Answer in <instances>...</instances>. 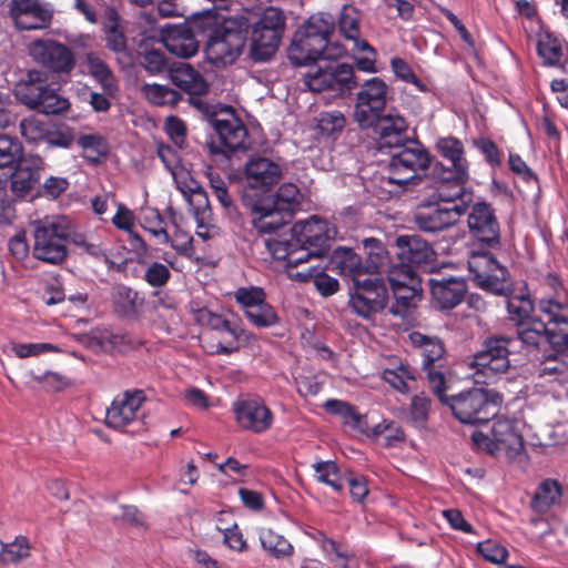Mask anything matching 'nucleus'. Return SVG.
Wrapping results in <instances>:
<instances>
[{"label": "nucleus", "instance_id": "nucleus-1", "mask_svg": "<svg viewBox=\"0 0 568 568\" xmlns=\"http://www.w3.org/2000/svg\"><path fill=\"white\" fill-rule=\"evenodd\" d=\"M552 296L539 300L541 318H532L517 326L518 338L527 346L549 343L555 349L568 348V293L555 276L548 277Z\"/></svg>", "mask_w": 568, "mask_h": 568}, {"label": "nucleus", "instance_id": "nucleus-2", "mask_svg": "<svg viewBox=\"0 0 568 568\" xmlns=\"http://www.w3.org/2000/svg\"><path fill=\"white\" fill-rule=\"evenodd\" d=\"M334 30V19L331 14L317 13L308 18L294 33L287 50V57L294 65H308L317 60H331L342 55L338 47L329 52V36Z\"/></svg>", "mask_w": 568, "mask_h": 568}, {"label": "nucleus", "instance_id": "nucleus-3", "mask_svg": "<svg viewBox=\"0 0 568 568\" xmlns=\"http://www.w3.org/2000/svg\"><path fill=\"white\" fill-rule=\"evenodd\" d=\"M446 186L437 187V199L440 203L419 210L415 215V222L424 232H439L458 222L473 201L471 193L465 187L446 192Z\"/></svg>", "mask_w": 568, "mask_h": 568}, {"label": "nucleus", "instance_id": "nucleus-4", "mask_svg": "<svg viewBox=\"0 0 568 568\" xmlns=\"http://www.w3.org/2000/svg\"><path fill=\"white\" fill-rule=\"evenodd\" d=\"M246 38L245 21L224 19L209 37L205 47L207 60L216 67L232 64L241 55Z\"/></svg>", "mask_w": 568, "mask_h": 568}, {"label": "nucleus", "instance_id": "nucleus-5", "mask_svg": "<svg viewBox=\"0 0 568 568\" xmlns=\"http://www.w3.org/2000/svg\"><path fill=\"white\" fill-rule=\"evenodd\" d=\"M510 338L495 335L486 338L481 348L474 354L468 366L474 369L476 384H493L499 381L509 369Z\"/></svg>", "mask_w": 568, "mask_h": 568}, {"label": "nucleus", "instance_id": "nucleus-6", "mask_svg": "<svg viewBox=\"0 0 568 568\" xmlns=\"http://www.w3.org/2000/svg\"><path fill=\"white\" fill-rule=\"evenodd\" d=\"M501 397L494 390L474 387L449 396L447 405L463 424L487 423L498 413Z\"/></svg>", "mask_w": 568, "mask_h": 568}, {"label": "nucleus", "instance_id": "nucleus-7", "mask_svg": "<svg viewBox=\"0 0 568 568\" xmlns=\"http://www.w3.org/2000/svg\"><path fill=\"white\" fill-rule=\"evenodd\" d=\"M286 26L280 8L267 7L252 26L250 55L255 62L270 60L277 51Z\"/></svg>", "mask_w": 568, "mask_h": 568}, {"label": "nucleus", "instance_id": "nucleus-8", "mask_svg": "<svg viewBox=\"0 0 568 568\" xmlns=\"http://www.w3.org/2000/svg\"><path fill=\"white\" fill-rule=\"evenodd\" d=\"M33 256L49 264H59L67 257L68 227L62 216H48L32 223Z\"/></svg>", "mask_w": 568, "mask_h": 568}, {"label": "nucleus", "instance_id": "nucleus-9", "mask_svg": "<svg viewBox=\"0 0 568 568\" xmlns=\"http://www.w3.org/2000/svg\"><path fill=\"white\" fill-rule=\"evenodd\" d=\"M437 153L446 160L449 165L435 163L433 176L440 185L452 183V189L464 187L469 180V162L465 155L464 143L455 136H443L435 144Z\"/></svg>", "mask_w": 568, "mask_h": 568}, {"label": "nucleus", "instance_id": "nucleus-10", "mask_svg": "<svg viewBox=\"0 0 568 568\" xmlns=\"http://www.w3.org/2000/svg\"><path fill=\"white\" fill-rule=\"evenodd\" d=\"M520 427L519 420L500 418L495 420L490 437L481 432H474L471 439L479 449L494 455L503 453L508 458H516L524 453Z\"/></svg>", "mask_w": 568, "mask_h": 568}, {"label": "nucleus", "instance_id": "nucleus-11", "mask_svg": "<svg viewBox=\"0 0 568 568\" xmlns=\"http://www.w3.org/2000/svg\"><path fill=\"white\" fill-rule=\"evenodd\" d=\"M432 163L428 151L417 142L405 145L395 151L388 162L387 182L404 186L420 179Z\"/></svg>", "mask_w": 568, "mask_h": 568}, {"label": "nucleus", "instance_id": "nucleus-12", "mask_svg": "<svg viewBox=\"0 0 568 568\" xmlns=\"http://www.w3.org/2000/svg\"><path fill=\"white\" fill-rule=\"evenodd\" d=\"M303 75L304 85L313 92L329 90L336 94L351 91L355 84L354 70L351 64L322 60L321 64L311 65Z\"/></svg>", "mask_w": 568, "mask_h": 568}, {"label": "nucleus", "instance_id": "nucleus-13", "mask_svg": "<svg viewBox=\"0 0 568 568\" xmlns=\"http://www.w3.org/2000/svg\"><path fill=\"white\" fill-rule=\"evenodd\" d=\"M210 123L217 135V141L210 144L211 153L229 155L248 148V131L231 106L222 109Z\"/></svg>", "mask_w": 568, "mask_h": 568}, {"label": "nucleus", "instance_id": "nucleus-14", "mask_svg": "<svg viewBox=\"0 0 568 568\" xmlns=\"http://www.w3.org/2000/svg\"><path fill=\"white\" fill-rule=\"evenodd\" d=\"M468 270L473 281L480 288L496 295H507L510 291L509 273L491 253L471 251L468 257Z\"/></svg>", "mask_w": 568, "mask_h": 568}, {"label": "nucleus", "instance_id": "nucleus-15", "mask_svg": "<svg viewBox=\"0 0 568 568\" xmlns=\"http://www.w3.org/2000/svg\"><path fill=\"white\" fill-rule=\"evenodd\" d=\"M388 298L387 288L379 276H367L356 280L349 292L348 306L364 320H371L384 310Z\"/></svg>", "mask_w": 568, "mask_h": 568}, {"label": "nucleus", "instance_id": "nucleus-16", "mask_svg": "<svg viewBox=\"0 0 568 568\" xmlns=\"http://www.w3.org/2000/svg\"><path fill=\"white\" fill-rule=\"evenodd\" d=\"M387 93V84L377 77L361 85L354 108V119L361 128H372L385 109Z\"/></svg>", "mask_w": 568, "mask_h": 568}, {"label": "nucleus", "instance_id": "nucleus-17", "mask_svg": "<svg viewBox=\"0 0 568 568\" xmlns=\"http://www.w3.org/2000/svg\"><path fill=\"white\" fill-rule=\"evenodd\" d=\"M144 400L145 396L142 390H126L118 395L106 409V425L118 430H124L130 425L142 426Z\"/></svg>", "mask_w": 568, "mask_h": 568}, {"label": "nucleus", "instance_id": "nucleus-18", "mask_svg": "<svg viewBox=\"0 0 568 568\" xmlns=\"http://www.w3.org/2000/svg\"><path fill=\"white\" fill-rule=\"evenodd\" d=\"M233 412L237 425L254 434L267 432L274 423L272 410L261 398L237 400L233 404Z\"/></svg>", "mask_w": 568, "mask_h": 568}, {"label": "nucleus", "instance_id": "nucleus-19", "mask_svg": "<svg viewBox=\"0 0 568 568\" xmlns=\"http://www.w3.org/2000/svg\"><path fill=\"white\" fill-rule=\"evenodd\" d=\"M291 230L297 243L314 247L316 254H327L329 241L336 235L335 227L317 216L297 221Z\"/></svg>", "mask_w": 568, "mask_h": 568}, {"label": "nucleus", "instance_id": "nucleus-20", "mask_svg": "<svg viewBox=\"0 0 568 568\" xmlns=\"http://www.w3.org/2000/svg\"><path fill=\"white\" fill-rule=\"evenodd\" d=\"M29 53L36 62L57 73H69L75 63L71 50L53 40L33 41Z\"/></svg>", "mask_w": 568, "mask_h": 568}, {"label": "nucleus", "instance_id": "nucleus-21", "mask_svg": "<svg viewBox=\"0 0 568 568\" xmlns=\"http://www.w3.org/2000/svg\"><path fill=\"white\" fill-rule=\"evenodd\" d=\"M18 99L30 109L44 114H57L69 108L67 99L60 97L53 89L39 83H26L17 89Z\"/></svg>", "mask_w": 568, "mask_h": 568}, {"label": "nucleus", "instance_id": "nucleus-22", "mask_svg": "<svg viewBox=\"0 0 568 568\" xmlns=\"http://www.w3.org/2000/svg\"><path fill=\"white\" fill-rule=\"evenodd\" d=\"M10 14L21 30L44 29L52 18V12L39 0H11Z\"/></svg>", "mask_w": 568, "mask_h": 568}, {"label": "nucleus", "instance_id": "nucleus-23", "mask_svg": "<svg viewBox=\"0 0 568 568\" xmlns=\"http://www.w3.org/2000/svg\"><path fill=\"white\" fill-rule=\"evenodd\" d=\"M282 176V166L267 158H251L245 164L244 179L251 189L266 192L277 184Z\"/></svg>", "mask_w": 568, "mask_h": 568}, {"label": "nucleus", "instance_id": "nucleus-24", "mask_svg": "<svg viewBox=\"0 0 568 568\" xmlns=\"http://www.w3.org/2000/svg\"><path fill=\"white\" fill-rule=\"evenodd\" d=\"M467 222L470 233L478 241L490 246L499 244V224L489 204L485 202L474 204Z\"/></svg>", "mask_w": 568, "mask_h": 568}, {"label": "nucleus", "instance_id": "nucleus-25", "mask_svg": "<svg viewBox=\"0 0 568 568\" xmlns=\"http://www.w3.org/2000/svg\"><path fill=\"white\" fill-rule=\"evenodd\" d=\"M196 318L202 325H206L214 331L225 333L232 338L229 346L222 344L217 345V354L229 355L237 349V346L233 345V342L250 341L253 338L252 333L244 329L240 324L232 323L222 315L212 313L206 308L200 310Z\"/></svg>", "mask_w": 568, "mask_h": 568}, {"label": "nucleus", "instance_id": "nucleus-26", "mask_svg": "<svg viewBox=\"0 0 568 568\" xmlns=\"http://www.w3.org/2000/svg\"><path fill=\"white\" fill-rule=\"evenodd\" d=\"M432 296L440 310H452L462 303L467 291L466 283L459 277L429 280Z\"/></svg>", "mask_w": 568, "mask_h": 568}, {"label": "nucleus", "instance_id": "nucleus-27", "mask_svg": "<svg viewBox=\"0 0 568 568\" xmlns=\"http://www.w3.org/2000/svg\"><path fill=\"white\" fill-rule=\"evenodd\" d=\"M536 387H546V393L555 392V386L568 385V356H548L536 369Z\"/></svg>", "mask_w": 568, "mask_h": 568}, {"label": "nucleus", "instance_id": "nucleus-28", "mask_svg": "<svg viewBox=\"0 0 568 568\" xmlns=\"http://www.w3.org/2000/svg\"><path fill=\"white\" fill-rule=\"evenodd\" d=\"M162 38L166 50L176 57L191 58L199 50V42L187 24L169 27Z\"/></svg>", "mask_w": 568, "mask_h": 568}, {"label": "nucleus", "instance_id": "nucleus-29", "mask_svg": "<svg viewBox=\"0 0 568 568\" xmlns=\"http://www.w3.org/2000/svg\"><path fill=\"white\" fill-rule=\"evenodd\" d=\"M397 256L408 265H419L433 260L434 250L419 235H400L396 240Z\"/></svg>", "mask_w": 568, "mask_h": 568}, {"label": "nucleus", "instance_id": "nucleus-30", "mask_svg": "<svg viewBox=\"0 0 568 568\" xmlns=\"http://www.w3.org/2000/svg\"><path fill=\"white\" fill-rule=\"evenodd\" d=\"M42 160L39 156L20 159L14 172L11 174V189L22 195L29 192L40 179Z\"/></svg>", "mask_w": 568, "mask_h": 568}, {"label": "nucleus", "instance_id": "nucleus-31", "mask_svg": "<svg viewBox=\"0 0 568 568\" xmlns=\"http://www.w3.org/2000/svg\"><path fill=\"white\" fill-rule=\"evenodd\" d=\"M331 263L334 271L351 278L353 284L356 283V280L362 281L368 276L367 267L362 262L361 256L351 248H336L333 252Z\"/></svg>", "mask_w": 568, "mask_h": 568}, {"label": "nucleus", "instance_id": "nucleus-32", "mask_svg": "<svg viewBox=\"0 0 568 568\" xmlns=\"http://www.w3.org/2000/svg\"><path fill=\"white\" fill-rule=\"evenodd\" d=\"M252 223L258 233L272 234L283 227L292 217L276 210L268 201L261 202L253 207Z\"/></svg>", "mask_w": 568, "mask_h": 568}, {"label": "nucleus", "instance_id": "nucleus-33", "mask_svg": "<svg viewBox=\"0 0 568 568\" xmlns=\"http://www.w3.org/2000/svg\"><path fill=\"white\" fill-rule=\"evenodd\" d=\"M170 79L173 84L190 94H203L207 90L201 73L185 62L175 63L170 69Z\"/></svg>", "mask_w": 568, "mask_h": 568}, {"label": "nucleus", "instance_id": "nucleus-34", "mask_svg": "<svg viewBox=\"0 0 568 568\" xmlns=\"http://www.w3.org/2000/svg\"><path fill=\"white\" fill-rule=\"evenodd\" d=\"M372 126L385 144H390L393 141H398L405 134L407 122L397 112H389L385 115H378V119Z\"/></svg>", "mask_w": 568, "mask_h": 568}, {"label": "nucleus", "instance_id": "nucleus-35", "mask_svg": "<svg viewBox=\"0 0 568 568\" xmlns=\"http://www.w3.org/2000/svg\"><path fill=\"white\" fill-rule=\"evenodd\" d=\"M408 338L420 352L423 368L434 366V364L439 361L445 353L442 341L435 336L424 335L419 332H412L408 335Z\"/></svg>", "mask_w": 568, "mask_h": 568}, {"label": "nucleus", "instance_id": "nucleus-36", "mask_svg": "<svg viewBox=\"0 0 568 568\" xmlns=\"http://www.w3.org/2000/svg\"><path fill=\"white\" fill-rule=\"evenodd\" d=\"M303 195L295 184L283 183L268 202L276 206L280 212H284V215L292 217L300 210Z\"/></svg>", "mask_w": 568, "mask_h": 568}, {"label": "nucleus", "instance_id": "nucleus-37", "mask_svg": "<svg viewBox=\"0 0 568 568\" xmlns=\"http://www.w3.org/2000/svg\"><path fill=\"white\" fill-rule=\"evenodd\" d=\"M323 407L332 415L342 418L343 423L353 429L364 430L366 426L365 416L347 402L341 399H327Z\"/></svg>", "mask_w": 568, "mask_h": 568}, {"label": "nucleus", "instance_id": "nucleus-38", "mask_svg": "<svg viewBox=\"0 0 568 568\" xmlns=\"http://www.w3.org/2000/svg\"><path fill=\"white\" fill-rule=\"evenodd\" d=\"M390 288L395 298V305L392 307V313L395 315L404 316L405 312L408 308L416 306V303L420 300V281Z\"/></svg>", "mask_w": 568, "mask_h": 568}, {"label": "nucleus", "instance_id": "nucleus-39", "mask_svg": "<svg viewBox=\"0 0 568 568\" xmlns=\"http://www.w3.org/2000/svg\"><path fill=\"white\" fill-rule=\"evenodd\" d=\"M363 248L367 256L365 266L367 267L368 276H378L381 268L388 263V252L384 244L374 237L363 240Z\"/></svg>", "mask_w": 568, "mask_h": 568}, {"label": "nucleus", "instance_id": "nucleus-40", "mask_svg": "<svg viewBox=\"0 0 568 568\" xmlns=\"http://www.w3.org/2000/svg\"><path fill=\"white\" fill-rule=\"evenodd\" d=\"M561 486L557 480H544L532 498V508L538 513H546L551 506L557 504L561 497Z\"/></svg>", "mask_w": 568, "mask_h": 568}, {"label": "nucleus", "instance_id": "nucleus-41", "mask_svg": "<svg viewBox=\"0 0 568 568\" xmlns=\"http://www.w3.org/2000/svg\"><path fill=\"white\" fill-rule=\"evenodd\" d=\"M135 222L134 213L126 207L124 204L119 203L116 207V212L112 217L113 225L124 232H128L130 234L132 245L136 251L146 252L148 245L142 240V237L134 233L133 226Z\"/></svg>", "mask_w": 568, "mask_h": 568}, {"label": "nucleus", "instance_id": "nucleus-42", "mask_svg": "<svg viewBox=\"0 0 568 568\" xmlns=\"http://www.w3.org/2000/svg\"><path fill=\"white\" fill-rule=\"evenodd\" d=\"M258 538L263 549L274 558L287 557L293 551V546L282 535L276 534L272 529L262 528Z\"/></svg>", "mask_w": 568, "mask_h": 568}, {"label": "nucleus", "instance_id": "nucleus-43", "mask_svg": "<svg viewBox=\"0 0 568 568\" xmlns=\"http://www.w3.org/2000/svg\"><path fill=\"white\" fill-rule=\"evenodd\" d=\"M78 144L83 150V158L91 163H98L109 153L106 140L99 134H83L78 139Z\"/></svg>", "mask_w": 568, "mask_h": 568}, {"label": "nucleus", "instance_id": "nucleus-44", "mask_svg": "<svg viewBox=\"0 0 568 568\" xmlns=\"http://www.w3.org/2000/svg\"><path fill=\"white\" fill-rule=\"evenodd\" d=\"M113 298L118 311L123 316L134 315L143 303V300L136 291L124 285H120L115 288Z\"/></svg>", "mask_w": 568, "mask_h": 568}, {"label": "nucleus", "instance_id": "nucleus-45", "mask_svg": "<svg viewBox=\"0 0 568 568\" xmlns=\"http://www.w3.org/2000/svg\"><path fill=\"white\" fill-rule=\"evenodd\" d=\"M246 320L255 327L268 328L280 322V317L275 308L264 300L258 306L252 308L244 315Z\"/></svg>", "mask_w": 568, "mask_h": 568}, {"label": "nucleus", "instance_id": "nucleus-46", "mask_svg": "<svg viewBox=\"0 0 568 568\" xmlns=\"http://www.w3.org/2000/svg\"><path fill=\"white\" fill-rule=\"evenodd\" d=\"M359 13L353 7H344L339 17L338 26L341 33L353 45L355 42L364 41L359 38Z\"/></svg>", "mask_w": 568, "mask_h": 568}, {"label": "nucleus", "instance_id": "nucleus-47", "mask_svg": "<svg viewBox=\"0 0 568 568\" xmlns=\"http://www.w3.org/2000/svg\"><path fill=\"white\" fill-rule=\"evenodd\" d=\"M539 57L544 60L545 64L557 65L562 58V48L560 41L546 33L540 37L537 44Z\"/></svg>", "mask_w": 568, "mask_h": 568}, {"label": "nucleus", "instance_id": "nucleus-48", "mask_svg": "<svg viewBox=\"0 0 568 568\" xmlns=\"http://www.w3.org/2000/svg\"><path fill=\"white\" fill-rule=\"evenodd\" d=\"M355 64L359 71L376 72V51L367 41L355 42L352 47Z\"/></svg>", "mask_w": 568, "mask_h": 568}, {"label": "nucleus", "instance_id": "nucleus-49", "mask_svg": "<svg viewBox=\"0 0 568 568\" xmlns=\"http://www.w3.org/2000/svg\"><path fill=\"white\" fill-rule=\"evenodd\" d=\"M23 153L20 141L9 135H0V169L16 164Z\"/></svg>", "mask_w": 568, "mask_h": 568}, {"label": "nucleus", "instance_id": "nucleus-50", "mask_svg": "<svg viewBox=\"0 0 568 568\" xmlns=\"http://www.w3.org/2000/svg\"><path fill=\"white\" fill-rule=\"evenodd\" d=\"M234 298L245 315L266 300V294L264 290L258 286H241L235 290Z\"/></svg>", "mask_w": 568, "mask_h": 568}, {"label": "nucleus", "instance_id": "nucleus-51", "mask_svg": "<svg viewBox=\"0 0 568 568\" xmlns=\"http://www.w3.org/2000/svg\"><path fill=\"white\" fill-rule=\"evenodd\" d=\"M142 92L151 103L156 105L175 104L180 100V94L175 90L156 83L144 84Z\"/></svg>", "mask_w": 568, "mask_h": 568}, {"label": "nucleus", "instance_id": "nucleus-52", "mask_svg": "<svg viewBox=\"0 0 568 568\" xmlns=\"http://www.w3.org/2000/svg\"><path fill=\"white\" fill-rule=\"evenodd\" d=\"M88 69L91 75L105 89H115V79L106 63L94 54L88 55Z\"/></svg>", "mask_w": 568, "mask_h": 568}, {"label": "nucleus", "instance_id": "nucleus-53", "mask_svg": "<svg viewBox=\"0 0 568 568\" xmlns=\"http://www.w3.org/2000/svg\"><path fill=\"white\" fill-rule=\"evenodd\" d=\"M31 546L23 536H18L12 542L3 544L0 550V562H19L30 556Z\"/></svg>", "mask_w": 568, "mask_h": 568}, {"label": "nucleus", "instance_id": "nucleus-54", "mask_svg": "<svg viewBox=\"0 0 568 568\" xmlns=\"http://www.w3.org/2000/svg\"><path fill=\"white\" fill-rule=\"evenodd\" d=\"M506 307L509 314V318L516 322L517 326L528 320H532L530 316L532 311V303L528 297L524 296H511L506 300Z\"/></svg>", "mask_w": 568, "mask_h": 568}, {"label": "nucleus", "instance_id": "nucleus-55", "mask_svg": "<svg viewBox=\"0 0 568 568\" xmlns=\"http://www.w3.org/2000/svg\"><path fill=\"white\" fill-rule=\"evenodd\" d=\"M383 379L394 389L405 394L409 392V382L414 381L415 377L407 366L399 365L396 369H385L383 372Z\"/></svg>", "mask_w": 568, "mask_h": 568}, {"label": "nucleus", "instance_id": "nucleus-56", "mask_svg": "<svg viewBox=\"0 0 568 568\" xmlns=\"http://www.w3.org/2000/svg\"><path fill=\"white\" fill-rule=\"evenodd\" d=\"M313 467L318 481L331 486L335 491H341L343 489V484L338 476V468L334 462H318L314 464Z\"/></svg>", "mask_w": 568, "mask_h": 568}, {"label": "nucleus", "instance_id": "nucleus-57", "mask_svg": "<svg viewBox=\"0 0 568 568\" xmlns=\"http://www.w3.org/2000/svg\"><path fill=\"white\" fill-rule=\"evenodd\" d=\"M345 123L344 114L337 110L322 112L317 119V128L323 134L328 136L341 133Z\"/></svg>", "mask_w": 568, "mask_h": 568}, {"label": "nucleus", "instance_id": "nucleus-58", "mask_svg": "<svg viewBox=\"0 0 568 568\" xmlns=\"http://www.w3.org/2000/svg\"><path fill=\"white\" fill-rule=\"evenodd\" d=\"M48 126L37 116H29L20 122V132L29 143H39L44 140Z\"/></svg>", "mask_w": 568, "mask_h": 568}, {"label": "nucleus", "instance_id": "nucleus-59", "mask_svg": "<svg viewBox=\"0 0 568 568\" xmlns=\"http://www.w3.org/2000/svg\"><path fill=\"white\" fill-rule=\"evenodd\" d=\"M11 351L17 357L27 358L49 352L60 353L61 348L51 343H14Z\"/></svg>", "mask_w": 568, "mask_h": 568}, {"label": "nucleus", "instance_id": "nucleus-60", "mask_svg": "<svg viewBox=\"0 0 568 568\" xmlns=\"http://www.w3.org/2000/svg\"><path fill=\"white\" fill-rule=\"evenodd\" d=\"M387 278L390 287L420 281L414 272L413 266L403 262L389 266Z\"/></svg>", "mask_w": 568, "mask_h": 568}, {"label": "nucleus", "instance_id": "nucleus-61", "mask_svg": "<svg viewBox=\"0 0 568 568\" xmlns=\"http://www.w3.org/2000/svg\"><path fill=\"white\" fill-rule=\"evenodd\" d=\"M295 237H293L292 232L288 235L282 237H271L265 240V246L270 254L280 261H286L287 256H290V251L294 245H297Z\"/></svg>", "mask_w": 568, "mask_h": 568}, {"label": "nucleus", "instance_id": "nucleus-62", "mask_svg": "<svg viewBox=\"0 0 568 568\" xmlns=\"http://www.w3.org/2000/svg\"><path fill=\"white\" fill-rule=\"evenodd\" d=\"M390 67L394 74L404 82L414 84L420 92H427V85L417 78L410 65L400 58H393Z\"/></svg>", "mask_w": 568, "mask_h": 568}, {"label": "nucleus", "instance_id": "nucleus-63", "mask_svg": "<svg viewBox=\"0 0 568 568\" xmlns=\"http://www.w3.org/2000/svg\"><path fill=\"white\" fill-rule=\"evenodd\" d=\"M476 549L487 561L496 565L503 564L508 556L506 547L493 539L478 542Z\"/></svg>", "mask_w": 568, "mask_h": 568}, {"label": "nucleus", "instance_id": "nucleus-64", "mask_svg": "<svg viewBox=\"0 0 568 568\" xmlns=\"http://www.w3.org/2000/svg\"><path fill=\"white\" fill-rule=\"evenodd\" d=\"M297 393L307 399L320 394L323 388L324 379L320 375H297L295 377Z\"/></svg>", "mask_w": 568, "mask_h": 568}]
</instances>
